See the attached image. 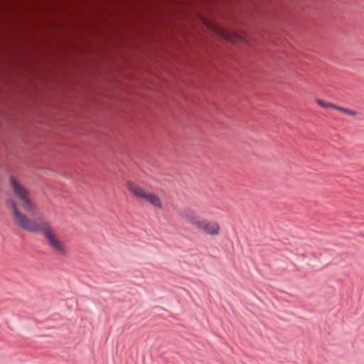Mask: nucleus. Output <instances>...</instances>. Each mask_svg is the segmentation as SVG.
Returning <instances> with one entry per match:
<instances>
[{
    "label": "nucleus",
    "mask_w": 364,
    "mask_h": 364,
    "mask_svg": "<svg viewBox=\"0 0 364 364\" xmlns=\"http://www.w3.org/2000/svg\"><path fill=\"white\" fill-rule=\"evenodd\" d=\"M47 244L54 254L58 257H66L69 255V248L60 236L47 227Z\"/></svg>",
    "instance_id": "obj_3"
},
{
    "label": "nucleus",
    "mask_w": 364,
    "mask_h": 364,
    "mask_svg": "<svg viewBox=\"0 0 364 364\" xmlns=\"http://www.w3.org/2000/svg\"><path fill=\"white\" fill-rule=\"evenodd\" d=\"M127 188L137 199L149 203L154 208H163L161 199L156 193L148 191L133 182L127 183Z\"/></svg>",
    "instance_id": "obj_2"
},
{
    "label": "nucleus",
    "mask_w": 364,
    "mask_h": 364,
    "mask_svg": "<svg viewBox=\"0 0 364 364\" xmlns=\"http://www.w3.org/2000/svg\"><path fill=\"white\" fill-rule=\"evenodd\" d=\"M221 36H223L224 38H225L227 41L235 43L237 41H241L242 38L235 33H232L229 31H227L224 29H219L217 31Z\"/></svg>",
    "instance_id": "obj_6"
},
{
    "label": "nucleus",
    "mask_w": 364,
    "mask_h": 364,
    "mask_svg": "<svg viewBox=\"0 0 364 364\" xmlns=\"http://www.w3.org/2000/svg\"><path fill=\"white\" fill-rule=\"evenodd\" d=\"M336 109L338 110L340 112H342L347 115H350V116H353V117L356 115V112H355L354 110L350 109L336 106Z\"/></svg>",
    "instance_id": "obj_7"
},
{
    "label": "nucleus",
    "mask_w": 364,
    "mask_h": 364,
    "mask_svg": "<svg viewBox=\"0 0 364 364\" xmlns=\"http://www.w3.org/2000/svg\"><path fill=\"white\" fill-rule=\"evenodd\" d=\"M9 183L15 196L21 202L22 209L27 213V214L22 213L13 199L6 200L5 206L10 211L14 224L28 232L44 233L46 232V218L43 210L39 208L29 191L16 178L11 176Z\"/></svg>",
    "instance_id": "obj_1"
},
{
    "label": "nucleus",
    "mask_w": 364,
    "mask_h": 364,
    "mask_svg": "<svg viewBox=\"0 0 364 364\" xmlns=\"http://www.w3.org/2000/svg\"><path fill=\"white\" fill-rule=\"evenodd\" d=\"M180 218L196 228L200 218L191 208H184L179 212Z\"/></svg>",
    "instance_id": "obj_5"
},
{
    "label": "nucleus",
    "mask_w": 364,
    "mask_h": 364,
    "mask_svg": "<svg viewBox=\"0 0 364 364\" xmlns=\"http://www.w3.org/2000/svg\"><path fill=\"white\" fill-rule=\"evenodd\" d=\"M196 228L200 232L210 236L218 235L220 230V226L217 221L202 218L199 220Z\"/></svg>",
    "instance_id": "obj_4"
},
{
    "label": "nucleus",
    "mask_w": 364,
    "mask_h": 364,
    "mask_svg": "<svg viewBox=\"0 0 364 364\" xmlns=\"http://www.w3.org/2000/svg\"><path fill=\"white\" fill-rule=\"evenodd\" d=\"M316 102L322 107H324V108H328V107H331V108H333L336 109V107L337 105H334V104H332V103H330V102H324L321 100H316Z\"/></svg>",
    "instance_id": "obj_8"
}]
</instances>
